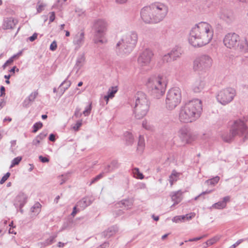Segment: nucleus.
I'll list each match as a JSON object with an SVG mask.
<instances>
[{
  "label": "nucleus",
  "mask_w": 248,
  "mask_h": 248,
  "mask_svg": "<svg viewBox=\"0 0 248 248\" xmlns=\"http://www.w3.org/2000/svg\"><path fill=\"white\" fill-rule=\"evenodd\" d=\"M214 33L213 27L209 23L199 22L191 29L188 42L194 47H202L211 41Z\"/></svg>",
  "instance_id": "obj_1"
},
{
  "label": "nucleus",
  "mask_w": 248,
  "mask_h": 248,
  "mask_svg": "<svg viewBox=\"0 0 248 248\" xmlns=\"http://www.w3.org/2000/svg\"><path fill=\"white\" fill-rule=\"evenodd\" d=\"M168 13V7L166 4L156 2L143 7L140 11V16L145 23H157L163 20Z\"/></svg>",
  "instance_id": "obj_2"
},
{
  "label": "nucleus",
  "mask_w": 248,
  "mask_h": 248,
  "mask_svg": "<svg viewBox=\"0 0 248 248\" xmlns=\"http://www.w3.org/2000/svg\"><path fill=\"white\" fill-rule=\"evenodd\" d=\"M202 111V101L194 99L186 103L180 109L179 119L183 123H191L198 119Z\"/></svg>",
  "instance_id": "obj_3"
},
{
  "label": "nucleus",
  "mask_w": 248,
  "mask_h": 248,
  "mask_svg": "<svg viewBox=\"0 0 248 248\" xmlns=\"http://www.w3.org/2000/svg\"><path fill=\"white\" fill-rule=\"evenodd\" d=\"M150 102L147 95L142 92H138L134 96L133 111L137 119L143 118L147 114Z\"/></svg>",
  "instance_id": "obj_4"
},
{
  "label": "nucleus",
  "mask_w": 248,
  "mask_h": 248,
  "mask_svg": "<svg viewBox=\"0 0 248 248\" xmlns=\"http://www.w3.org/2000/svg\"><path fill=\"white\" fill-rule=\"evenodd\" d=\"M138 41V34L131 32L123 37L116 44V51L118 55L124 56L130 53Z\"/></svg>",
  "instance_id": "obj_5"
},
{
  "label": "nucleus",
  "mask_w": 248,
  "mask_h": 248,
  "mask_svg": "<svg viewBox=\"0 0 248 248\" xmlns=\"http://www.w3.org/2000/svg\"><path fill=\"white\" fill-rule=\"evenodd\" d=\"M166 82L162 76L152 77L149 78L147 86L151 94L155 98H159L165 93Z\"/></svg>",
  "instance_id": "obj_6"
},
{
  "label": "nucleus",
  "mask_w": 248,
  "mask_h": 248,
  "mask_svg": "<svg viewBox=\"0 0 248 248\" xmlns=\"http://www.w3.org/2000/svg\"><path fill=\"white\" fill-rule=\"evenodd\" d=\"M224 45L228 48L248 52V42L245 38L240 40L239 36L235 33L227 34L223 39Z\"/></svg>",
  "instance_id": "obj_7"
},
{
  "label": "nucleus",
  "mask_w": 248,
  "mask_h": 248,
  "mask_svg": "<svg viewBox=\"0 0 248 248\" xmlns=\"http://www.w3.org/2000/svg\"><path fill=\"white\" fill-rule=\"evenodd\" d=\"M242 136L248 138V130L244 122L238 120L233 122L229 133H225L222 135V139L224 141L229 142L235 137Z\"/></svg>",
  "instance_id": "obj_8"
},
{
  "label": "nucleus",
  "mask_w": 248,
  "mask_h": 248,
  "mask_svg": "<svg viewBox=\"0 0 248 248\" xmlns=\"http://www.w3.org/2000/svg\"><path fill=\"white\" fill-rule=\"evenodd\" d=\"M108 24L104 19H98L93 22V29L94 31V42L95 44H104L107 42L104 39L108 30Z\"/></svg>",
  "instance_id": "obj_9"
},
{
  "label": "nucleus",
  "mask_w": 248,
  "mask_h": 248,
  "mask_svg": "<svg viewBox=\"0 0 248 248\" xmlns=\"http://www.w3.org/2000/svg\"><path fill=\"white\" fill-rule=\"evenodd\" d=\"M213 62V60L209 55H201L197 57L193 61V69L198 72H206L211 67Z\"/></svg>",
  "instance_id": "obj_10"
},
{
  "label": "nucleus",
  "mask_w": 248,
  "mask_h": 248,
  "mask_svg": "<svg viewBox=\"0 0 248 248\" xmlns=\"http://www.w3.org/2000/svg\"><path fill=\"white\" fill-rule=\"evenodd\" d=\"M181 91L180 88L174 87L169 90L166 95V108L170 110L175 108L181 102Z\"/></svg>",
  "instance_id": "obj_11"
},
{
  "label": "nucleus",
  "mask_w": 248,
  "mask_h": 248,
  "mask_svg": "<svg viewBox=\"0 0 248 248\" xmlns=\"http://www.w3.org/2000/svg\"><path fill=\"white\" fill-rule=\"evenodd\" d=\"M235 95L234 89L228 88L221 90L217 95V101L222 105H225L231 102Z\"/></svg>",
  "instance_id": "obj_12"
},
{
  "label": "nucleus",
  "mask_w": 248,
  "mask_h": 248,
  "mask_svg": "<svg viewBox=\"0 0 248 248\" xmlns=\"http://www.w3.org/2000/svg\"><path fill=\"white\" fill-rule=\"evenodd\" d=\"M154 53L152 50L146 48L140 52L138 58V63L140 67L149 65L153 58Z\"/></svg>",
  "instance_id": "obj_13"
},
{
  "label": "nucleus",
  "mask_w": 248,
  "mask_h": 248,
  "mask_svg": "<svg viewBox=\"0 0 248 248\" xmlns=\"http://www.w3.org/2000/svg\"><path fill=\"white\" fill-rule=\"evenodd\" d=\"M218 17L227 23L231 22L233 20L232 13L226 9H221L217 14Z\"/></svg>",
  "instance_id": "obj_14"
},
{
  "label": "nucleus",
  "mask_w": 248,
  "mask_h": 248,
  "mask_svg": "<svg viewBox=\"0 0 248 248\" xmlns=\"http://www.w3.org/2000/svg\"><path fill=\"white\" fill-rule=\"evenodd\" d=\"M178 136L182 141L184 143H188L191 138V134L188 128L182 127L178 131Z\"/></svg>",
  "instance_id": "obj_15"
},
{
  "label": "nucleus",
  "mask_w": 248,
  "mask_h": 248,
  "mask_svg": "<svg viewBox=\"0 0 248 248\" xmlns=\"http://www.w3.org/2000/svg\"><path fill=\"white\" fill-rule=\"evenodd\" d=\"M205 83L203 79L199 78H197L192 85V90L194 93H199L204 89Z\"/></svg>",
  "instance_id": "obj_16"
},
{
  "label": "nucleus",
  "mask_w": 248,
  "mask_h": 248,
  "mask_svg": "<svg viewBox=\"0 0 248 248\" xmlns=\"http://www.w3.org/2000/svg\"><path fill=\"white\" fill-rule=\"evenodd\" d=\"M27 196L23 193H19L16 198L14 205L16 207L22 208L26 202Z\"/></svg>",
  "instance_id": "obj_17"
},
{
  "label": "nucleus",
  "mask_w": 248,
  "mask_h": 248,
  "mask_svg": "<svg viewBox=\"0 0 248 248\" xmlns=\"http://www.w3.org/2000/svg\"><path fill=\"white\" fill-rule=\"evenodd\" d=\"M38 95V92L37 91L32 92L22 103V106L24 108H28L31 105V103L33 102L35 98Z\"/></svg>",
  "instance_id": "obj_18"
},
{
  "label": "nucleus",
  "mask_w": 248,
  "mask_h": 248,
  "mask_svg": "<svg viewBox=\"0 0 248 248\" xmlns=\"http://www.w3.org/2000/svg\"><path fill=\"white\" fill-rule=\"evenodd\" d=\"M84 42V33L83 31L78 32L74 38L73 43L77 46L80 47Z\"/></svg>",
  "instance_id": "obj_19"
},
{
  "label": "nucleus",
  "mask_w": 248,
  "mask_h": 248,
  "mask_svg": "<svg viewBox=\"0 0 248 248\" xmlns=\"http://www.w3.org/2000/svg\"><path fill=\"white\" fill-rule=\"evenodd\" d=\"M16 23L17 21L13 18H6L4 19L2 28L4 30L12 29L15 27Z\"/></svg>",
  "instance_id": "obj_20"
},
{
  "label": "nucleus",
  "mask_w": 248,
  "mask_h": 248,
  "mask_svg": "<svg viewBox=\"0 0 248 248\" xmlns=\"http://www.w3.org/2000/svg\"><path fill=\"white\" fill-rule=\"evenodd\" d=\"M182 194L183 192L181 190L171 193L170 197L172 201L174 202L173 204L171 206L177 204L181 202L182 200Z\"/></svg>",
  "instance_id": "obj_21"
},
{
  "label": "nucleus",
  "mask_w": 248,
  "mask_h": 248,
  "mask_svg": "<svg viewBox=\"0 0 248 248\" xmlns=\"http://www.w3.org/2000/svg\"><path fill=\"white\" fill-rule=\"evenodd\" d=\"M92 202L90 198L86 197L83 198L81 200L77 203V206L80 209L83 210L88 206L92 203Z\"/></svg>",
  "instance_id": "obj_22"
},
{
  "label": "nucleus",
  "mask_w": 248,
  "mask_h": 248,
  "mask_svg": "<svg viewBox=\"0 0 248 248\" xmlns=\"http://www.w3.org/2000/svg\"><path fill=\"white\" fill-rule=\"evenodd\" d=\"M230 200V197L229 196H226L223 198L222 201H219L213 204L212 207L217 209H222L226 207L227 202H229Z\"/></svg>",
  "instance_id": "obj_23"
},
{
  "label": "nucleus",
  "mask_w": 248,
  "mask_h": 248,
  "mask_svg": "<svg viewBox=\"0 0 248 248\" xmlns=\"http://www.w3.org/2000/svg\"><path fill=\"white\" fill-rule=\"evenodd\" d=\"M118 230L116 227H111L103 232L101 235L102 237L104 238H108L113 235Z\"/></svg>",
  "instance_id": "obj_24"
},
{
  "label": "nucleus",
  "mask_w": 248,
  "mask_h": 248,
  "mask_svg": "<svg viewBox=\"0 0 248 248\" xmlns=\"http://www.w3.org/2000/svg\"><path fill=\"white\" fill-rule=\"evenodd\" d=\"M85 62V57L83 55H79L77 60L76 63L75 65V68L77 71L79 70L81 67L83 65Z\"/></svg>",
  "instance_id": "obj_25"
},
{
  "label": "nucleus",
  "mask_w": 248,
  "mask_h": 248,
  "mask_svg": "<svg viewBox=\"0 0 248 248\" xmlns=\"http://www.w3.org/2000/svg\"><path fill=\"white\" fill-rule=\"evenodd\" d=\"M71 85V82L67 80H64L59 86V89L62 94L64 93V92L68 89V88Z\"/></svg>",
  "instance_id": "obj_26"
},
{
  "label": "nucleus",
  "mask_w": 248,
  "mask_h": 248,
  "mask_svg": "<svg viewBox=\"0 0 248 248\" xmlns=\"http://www.w3.org/2000/svg\"><path fill=\"white\" fill-rule=\"evenodd\" d=\"M124 138L128 144H131L134 141V137L130 132H125L124 133Z\"/></svg>",
  "instance_id": "obj_27"
},
{
  "label": "nucleus",
  "mask_w": 248,
  "mask_h": 248,
  "mask_svg": "<svg viewBox=\"0 0 248 248\" xmlns=\"http://www.w3.org/2000/svg\"><path fill=\"white\" fill-rule=\"evenodd\" d=\"M134 177L137 179H143L144 175L139 171V169L137 168H135L132 170Z\"/></svg>",
  "instance_id": "obj_28"
},
{
  "label": "nucleus",
  "mask_w": 248,
  "mask_h": 248,
  "mask_svg": "<svg viewBox=\"0 0 248 248\" xmlns=\"http://www.w3.org/2000/svg\"><path fill=\"white\" fill-rule=\"evenodd\" d=\"M144 145V137L141 135H140L138 143V150L142 152L143 150Z\"/></svg>",
  "instance_id": "obj_29"
},
{
  "label": "nucleus",
  "mask_w": 248,
  "mask_h": 248,
  "mask_svg": "<svg viewBox=\"0 0 248 248\" xmlns=\"http://www.w3.org/2000/svg\"><path fill=\"white\" fill-rule=\"evenodd\" d=\"M170 54L172 58V61L176 60L177 58H179L181 55V52L176 49H172L170 52Z\"/></svg>",
  "instance_id": "obj_30"
},
{
  "label": "nucleus",
  "mask_w": 248,
  "mask_h": 248,
  "mask_svg": "<svg viewBox=\"0 0 248 248\" xmlns=\"http://www.w3.org/2000/svg\"><path fill=\"white\" fill-rule=\"evenodd\" d=\"M219 179V177L217 176L213 178L206 180L205 183L208 185L215 186L218 182Z\"/></svg>",
  "instance_id": "obj_31"
},
{
  "label": "nucleus",
  "mask_w": 248,
  "mask_h": 248,
  "mask_svg": "<svg viewBox=\"0 0 248 248\" xmlns=\"http://www.w3.org/2000/svg\"><path fill=\"white\" fill-rule=\"evenodd\" d=\"M178 174L174 171H173L172 174L169 177V181L170 186H172L173 183L177 180Z\"/></svg>",
  "instance_id": "obj_32"
},
{
  "label": "nucleus",
  "mask_w": 248,
  "mask_h": 248,
  "mask_svg": "<svg viewBox=\"0 0 248 248\" xmlns=\"http://www.w3.org/2000/svg\"><path fill=\"white\" fill-rule=\"evenodd\" d=\"M118 88L117 86L110 87L108 92V97H110V98H113L114 96V94L117 92Z\"/></svg>",
  "instance_id": "obj_33"
},
{
  "label": "nucleus",
  "mask_w": 248,
  "mask_h": 248,
  "mask_svg": "<svg viewBox=\"0 0 248 248\" xmlns=\"http://www.w3.org/2000/svg\"><path fill=\"white\" fill-rule=\"evenodd\" d=\"M56 236H50L49 238L46 240L44 242L41 243V244L44 245V246H46L52 244Z\"/></svg>",
  "instance_id": "obj_34"
},
{
  "label": "nucleus",
  "mask_w": 248,
  "mask_h": 248,
  "mask_svg": "<svg viewBox=\"0 0 248 248\" xmlns=\"http://www.w3.org/2000/svg\"><path fill=\"white\" fill-rule=\"evenodd\" d=\"M121 204L126 209L131 208L133 205L132 202L131 201L127 200L122 201L121 202Z\"/></svg>",
  "instance_id": "obj_35"
},
{
  "label": "nucleus",
  "mask_w": 248,
  "mask_h": 248,
  "mask_svg": "<svg viewBox=\"0 0 248 248\" xmlns=\"http://www.w3.org/2000/svg\"><path fill=\"white\" fill-rule=\"evenodd\" d=\"M142 127L145 129L149 131H153L154 130V127L152 125L150 124L146 121H143L142 122Z\"/></svg>",
  "instance_id": "obj_36"
},
{
  "label": "nucleus",
  "mask_w": 248,
  "mask_h": 248,
  "mask_svg": "<svg viewBox=\"0 0 248 248\" xmlns=\"http://www.w3.org/2000/svg\"><path fill=\"white\" fill-rule=\"evenodd\" d=\"M41 206V205L39 202L35 203L31 208V212L39 213L40 211Z\"/></svg>",
  "instance_id": "obj_37"
},
{
  "label": "nucleus",
  "mask_w": 248,
  "mask_h": 248,
  "mask_svg": "<svg viewBox=\"0 0 248 248\" xmlns=\"http://www.w3.org/2000/svg\"><path fill=\"white\" fill-rule=\"evenodd\" d=\"M173 222L178 223L185 221L184 216H177L173 217L172 219Z\"/></svg>",
  "instance_id": "obj_38"
},
{
  "label": "nucleus",
  "mask_w": 248,
  "mask_h": 248,
  "mask_svg": "<svg viewBox=\"0 0 248 248\" xmlns=\"http://www.w3.org/2000/svg\"><path fill=\"white\" fill-rule=\"evenodd\" d=\"M162 61L164 62H169L172 61V58L170 54V52L163 56Z\"/></svg>",
  "instance_id": "obj_39"
},
{
  "label": "nucleus",
  "mask_w": 248,
  "mask_h": 248,
  "mask_svg": "<svg viewBox=\"0 0 248 248\" xmlns=\"http://www.w3.org/2000/svg\"><path fill=\"white\" fill-rule=\"evenodd\" d=\"M43 126V124L41 122L36 123L34 124L33 126V130L32 132L33 133H36L39 129L42 128Z\"/></svg>",
  "instance_id": "obj_40"
},
{
  "label": "nucleus",
  "mask_w": 248,
  "mask_h": 248,
  "mask_svg": "<svg viewBox=\"0 0 248 248\" xmlns=\"http://www.w3.org/2000/svg\"><path fill=\"white\" fill-rule=\"evenodd\" d=\"M22 157L21 156H18L15 158L12 162L11 167H13L15 165H18L21 161Z\"/></svg>",
  "instance_id": "obj_41"
},
{
  "label": "nucleus",
  "mask_w": 248,
  "mask_h": 248,
  "mask_svg": "<svg viewBox=\"0 0 248 248\" xmlns=\"http://www.w3.org/2000/svg\"><path fill=\"white\" fill-rule=\"evenodd\" d=\"M91 109H92V103H90V105L88 107H87L86 108H85V109L83 111V114L85 116H87L89 115V114L91 113Z\"/></svg>",
  "instance_id": "obj_42"
},
{
  "label": "nucleus",
  "mask_w": 248,
  "mask_h": 248,
  "mask_svg": "<svg viewBox=\"0 0 248 248\" xmlns=\"http://www.w3.org/2000/svg\"><path fill=\"white\" fill-rule=\"evenodd\" d=\"M82 120H78V121L74 126H73V128L75 131H78L79 129V128L82 125Z\"/></svg>",
  "instance_id": "obj_43"
},
{
  "label": "nucleus",
  "mask_w": 248,
  "mask_h": 248,
  "mask_svg": "<svg viewBox=\"0 0 248 248\" xmlns=\"http://www.w3.org/2000/svg\"><path fill=\"white\" fill-rule=\"evenodd\" d=\"M10 175V172H7L0 180V184H3L9 177Z\"/></svg>",
  "instance_id": "obj_44"
},
{
  "label": "nucleus",
  "mask_w": 248,
  "mask_h": 248,
  "mask_svg": "<svg viewBox=\"0 0 248 248\" xmlns=\"http://www.w3.org/2000/svg\"><path fill=\"white\" fill-rule=\"evenodd\" d=\"M16 57V55H14L7 60L5 63L3 65L2 67L4 69L6 66L12 63L14 61V59Z\"/></svg>",
  "instance_id": "obj_45"
},
{
  "label": "nucleus",
  "mask_w": 248,
  "mask_h": 248,
  "mask_svg": "<svg viewBox=\"0 0 248 248\" xmlns=\"http://www.w3.org/2000/svg\"><path fill=\"white\" fill-rule=\"evenodd\" d=\"M80 110H81L80 108H76L75 113H74V116L76 117V118H79L81 116L83 113H81Z\"/></svg>",
  "instance_id": "obj_46"
},
{
  "label": "nucleus",
  "mask_w": 248,
  "mask_h": 248,
  "mask_svg": "<svg viewBox=\"0 0 248 248\" xmlns=\"http://www.w3.org/2000/svg\"><path fill=\"white\" fill-rule=\"evenodd\" d=\"M110 165H111V170H113L116 168H117L119 166V164L117 161L116 160H113Z\"/></svg>",
  "instance_id": "obj_47"
},
{
  "label": "nucleus",
  "mask_w": 248,
  "mask_h": 248,
  "mask_svg": "<svg viewBox=\"0 0 248 248\" xmlns=\"http://www.w3.org/2000/svg\"><path fill=\"white\" fill-rule=\"evenodd\" d=\"M47 134V133L46 132H43L41 133L39 135L37 136L36 137H37L38 139L42 140L45 138Z\"/></svg>",
  "instance_id": "obj_48"
},
{
  "label": "nucleus",
  "mask_w": 248,
  "mask_h": 248,
  "mask_svg": "<svg viewBox=\"0 0 248 248\" xmlns=\"http://www.w3.org/2000/svg\"><path fill=\"white\" fill-rule=\"evenodd\" d=\"M57 47V43L55 41H54L50 46V49L52 51H54L56 50Z\"/></svg>",
  "instance_id": "obj_49"
},
{
  "label": "nucleus",
  "mask_w": 248,
  "mask_h": 248,
  "mask_svg": "<svg viewBox=\"0 0 248 248\" xmlns=\"http://www.w3.org/2000/svg\"><path fill=\"white\" fill-rule=\"evenodd\" d=\"M41 141V140L40 139H38L37 137H36L32 141V144L36 146H38L40 144Z\"/></svg>",
  "instance_id": "obj_50"
},
{
  "label": "nucleus",
  "mask_w": 248,
  "mask_h": 248,
  "mask_svg": "<svg viewBox=\"0 0 248 248\" xmlns=\"http://www.w3.org/2000/svg\"><path fill=\"white\" fill-rule=\"evenodd\" d=\"M185 217V221L186 220H189L191 219L194 216V214H186V215H184Z\"/></svg>",
  "instance_id": "obj_51"
},
{
  "label": "nucleus",
  "mask_w": 248,
  "mask_h": 248,
  "mask_svg": "<svg viewBox=\"0 0 248 248\" xmlns=\"http://www.w3.org/2000/svg\"><path fill=\"white\" fill-rule=\"evenodd\" d=\"M50 16H49V22H52L55 18V14L54 12H52L50 13Z\"/></svg>",
  "instance_id": "obj_52"
},
{
  "label": "nucleus",
  "mask_w": 248,
  "mask_h": 248,
  "mask_svg": "<svg viewBox=\"0 0 248 248\" xmlns=\"http://www.w3.org/2000/svg\"><path fill=\"white\" fill-rule=\"evenodd\" d=\"M46 5L44 4H39L37 8V11L38 13L41 12L43 10L44 8Z\"/></svg>",
  "instance_id": "obj_53"
},
{
  "label": "nucleus",
  "mask_w": 248,
  "mask_h": 248,
  "mask_svg": "<svg viewBox=\"0 0 248 248\" xmlns=\"http://www.w3.org/2000/svg\"><path fill=\"white\" fill-rule=\"evenodd\" d=\"M39 158L40 160L43 163H46V162H48L49 161V159L48 158L46 157H43L42 155H40L39 156Z\"/></svg>",
  "instance_id": "obj_54"
},
{
  "label": "nucleus",
  "mask_w": 248,
  "mask_h": 248,
  "mask_svg": "<svg viewBox=\"0 0 248 248\" xmlns=\"http://www.w3.org/2000/svg\"><path fill=\"white\" fill-rule=\"evenodd\" d=\"M108 242H105L102 244L100 245L99 246L97 247L96 248H107L109 246Z\"/></svg>",
  "instance_id": "obj_55"
},
{
  "label": "nucleus",
  "mask_w": 248,
  "mask_h": 248,
  "mask_svg": "<svg viewBox=\"0 0 248 248\" xmlns=\"http://www.w3.org/2000/svg\"><path fill=\"white\" fill-rule=\"evenodd\" d=\"M112 170H111V165H110V164H109V165H108L106 167H105V168L103 172L108 173Z\"/></svg>",
  "instance_id": "obj_56"
},
{
  "label": "nucleus",
  "mask_w": 248,
  "mask_h": 248,
  "mask_svg": "<svg viewBox=\"0 0 248 248\" xmlns=\"http://www.w3.org/2000/svg\"><path fill=\"white\" fill-rule=\"evenodd\" d=\"M202 237H203V236L195 237V238H192V239H189L188 240H186L185 242H187L196 241H198V240H199L201 239Z\"/></svg>",
  "instance_id": "obj_57"
},
{
  "label": "nucleus",
  "mask_w": 248,
  "mask_h": 248,
  "mask_svg": "<svg viewBox=\"0 0 248 248\" xmlns=\"http://www.w3.org/2000/svg\"><path fill=\"white\" fill-rule=\"evenodd\" d=\"M37 33H34L31 36L29 37V40L31 42H33L37 38Z\"/></svg>",
  "instance_id": "obj_58"
},
{
  "label": "nucleus",
  "mask_w": 248,
  "mask_h": 248,
  "mask_svg": "<svg viewBox=\"0 0 248 248\" xmlns=\"http://www.w3.org/2000/svg\"><path fill=\"white\" fill-rule=\"evenodd\" d=\"M104 172H102L94 177L96 181H98L104 176Z\"/></svg>",
  "instance_id": "obj_59"
},
{
  "label": "nucleus",
  "mask_w": 248,
  "mask_h": 248,
  "mask_svg": "<svg viewBox=\"0 0 248 248\" xmlns=\"http://www.w3.org/2000/svg\"><path fill=\"white\" fill-rule=\"evenodd\" d=\"M77 206L76 205L75 207H74V208H73V211L71 213V216H72L73 217H74L76 215V214H77V213L78 211H79V209L78 210H77Z\"/></svg>",
  "instance_id": "obj_60"
},
{
  "label": "nucleus",
  "mask_w": 248,
  "mask_h": 248,
  "mask_svg": "<svg viewBox=\"0 0 248 248\" xmlns=\"http://www.w3.org/2000/svg\"><path fill=\"white\" fill-rule=\"evenodd\" d=\"M0 96H2L3 95L5 94V89L4 87L3 86H1L0 87Z\"/></svg>",
  "instance_id": "obj_61"
},
{
  "label": "nucleus",
  "mask_w": 248,
  "mask_h": 248,
  "mask_svg": "<svg viewBox=\"0 0 248 248\" xmlns=\"http://www.w3.org/2000/svg\"><path fill=\"white\" fill-rule=\"evenodd\" d=\"M127 0H115V2L117 4H124L126 3Z\"/></svg>",
  "instance_id": "obj_62"
},
{
  "label": "nucleus",
  "mask_w": 248,
  "mask_h": 248,
  "mask_svg": "<svg viewBox=\"0 0 248 248\" xmlns=\"http://www.w3.org/2000/svg\"><path fill=\"white\" fill-rule=\"evenodd\" d=\"M49 140L51 141H55V135L53 134H51L49 137Z\"/></svg>",
  "instance_id": "obj_63"
},
{
  "label": "nucleus",
  "mask_w": 248,
  "mask_h": 248,
  "mask_svg": "<svg viewBox=\"0 0 248 248\" xmlns=\"http://www.w3.org/2000/svg\"><path fill=\"white\" fill-rule=\"evenodd\" d=\"M241 243V240L237 241L235 244L231 246L232 248H234L238 246Z\"/></svg>",
  "instance_id": "obj_64"
}]
</instances>
